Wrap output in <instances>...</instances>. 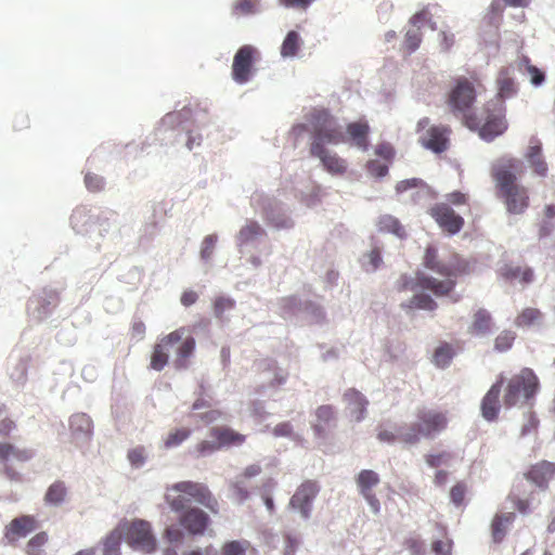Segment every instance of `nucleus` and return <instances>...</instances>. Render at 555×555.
I'll use <instances>...</instances> for the list:
<instances>
[{
    "mask_svg": "<svg viewBox=\"0 0 555 555\" xmlns=\"http://www.w3.org/2000/svg\"><path fill=\"white\" fill-rule=\"evenodd\" d=\"M145 449L143 447H135L128 452V460L134 467H140L145 463Z\"/></svg>",
    "mask_w": 555,
    "mask_h": 555,
    "instance_id": "864d4df0",
    "label": "nucleus"
},
{
    "mask_svg": "<svg viewBox=\"0 0 555 555\" xmlns=\"http://www.w3.org/2000/svg\"><path fill=\"white\" fill-rule=\"evenodd\" d=\"M493 327L494 322L491 313L488 310L480 308L473 315L469 333L477 336H487L491 334Z\"/></svg>",
    "mask_w": 555,
    "mask_h": 555,
    "instance_id": "b1692460",
    "label": "nucleus"
},
{
    "mask_svg": "<svg viewBox=\"0 0 555 555\" xmlns=\"http://www.w3.org/2000/svg\"><path fill=\"white\" fill-rule=\"evenodd\" d=\"M262 233L263 230L256 221H249L240 230L238 241L242 244H245L248 243L249 241H253Z\"/></svg>",
    "mask_w": 555,
    "mask_h": 555,
    "instance_id": "79ce46f5",
    "label": "nucleus"
},
{
    "mask_svg": "<svg viewBox=\"0 0 555 555\" xmlns=\"http://www.w3.org/2000/svg\"><path fill=\"white\" fill-rule=\"evenodd\" d=\"M380 232L392 233L402 238L405 236V230L400 221L391 215H383L378 218L376 223Z\"/></svg>",
    "mask_w": 555,
    "mask_h": 555,
    "instance_id": "473e14b6",
    "label": "nucleus"
},
{
    "mask_svg": "<svg viewBox=\"0 0 555 555\" xmlns=\"http://www.w3.org/2000/svg\"><path fill=\"white\" fill-rule=\"evenodd\" d=\"M216 451H219V449H218V446L216 444L215 439H212L211 441L202 440L194 448V452H195L196 456H198V457L206 456Z\"/></svg>",
    "mask_w": 555,
    "mask_h": 555,
    "instance_id": "603ef678",
    "label": "nucleus"
},
{
    "mask_svg": "<svg viewBox=\"0 0 555 555\" xmlns=\"http://www.w3.org/2000/svg\"><path fill=\"white\" fill-rule=\"evenodd\" d=\"M404 545L406 550L411 553V555L425 554L424 543L420 539L409 538L404 541Z\"/></svg>",
    "mask_w": 555,
    "mask_h": 555,
    "instance_id": "13d9d810",
    "label": "nucleus"
},
{
    "mask_svg": "<svg viewBox=\"0 0 555 555\" xmlns=\"http://www.w3.org/2000/svg\"><path fill=\"white\" fill-rule=\"evenodd\" d=\"M16 424L10 417H3L0 420V437L7 438L11 435L13 430H15Z\"/></svg>",
    "mask_w": 555,
    "mask_h": 555,
    "instance_id": "69168bd1",
    "label": "nucleus"
},
{
    "mask_svg": "<svg viewBox=\"0 0 555 555\" xmlns=\"http://www.w3.org/2000/svg\"><path fill=\"white\" fill-rule=\"evenodd\" d=\"M37 528V520L34 516L23 515L10 521L5 527L4 537L10 543H14L26 537Z\"/></svg>",
    "mask_w": 555,
    "mask_h": 555,
    "instance_id": "f3484780",
    "label": "nucleus"
},
{
    "mask_svg": "<svg viewBox=\"0 0 555 555\" xmlns=\"http://www.w3.org/2000/svg\"><path fill=\"white\" fill-rule=\"evenodd\" d=\"M257 50L251 46L241 47L233 57L232 77L237 83H246L251 75Z\"/></svg>",
    "mask_w": 555,
    "mask_h": 555,
    "instance_id": "f8f14e48",
    "label": "nucleus"
},
{
    "mask_svg": "<svg viewBox=\"0 0 555 555\" xmlns=\"http://www.w3.org/2000/svg\"><path fill=\"white\" fill-rule=\"evenodd\" d=\"M416 131L421 145L436 154L446 152L450 146L452 130L447 125H431L428 117H423L417 121Z\"/></svg>",
    "mask_w": 555,
    "mask_h": 555,
    "instance_id": "1a4fd4ad",
    "label": "nucleus"
},
{
    "mask_svg": "<svg viewBox=\"0 0 555 555\" xmlns=\"http://www.w3.org/2000/svg\"><path fill=\"white\" fill-rule=\"evenodd\" d=\"M455 286V282L452 280L440 281L436 278L428 276L423 272H417L415 278H411L406 274H402L396 282V289L399 293L415 291L417 287L428 289L436 296L449 295Z\"/></svg>",
    "mask_w": 555,
    "mask_h": 555,
    "instance_id": "9d476101",
    "label": "nucleus"
},
{
    "mask_svg": "<svg viewBox=\"0 0 555 555\" xmlns=\"http://www.w3.org/2000/svg\"><path fill=\"white\" fill-rule=\"evenodd\" d=\"M448 427V416L446 412L437 410H420L417 412V422L404 425L401 439L404 444H416L421 438H433Z\"/></svg>",
    "mask_w": 555,
    "mask_h": 555,
    "instance_id": "39448f33",
    "label": "nucleus"
},
{
    "mask_svg": "<svg viewBox=\"0 0 555 555\" xmlns=\"http://www.w3.org/2000/svg\"><path fill=\"white\" fill-rule=\"evenodd\" d=\"M496 83L498 96L500 98L501 103L503 100L509 99L517 93V86L507 68H503L500 70Z\"/></svg>",
    "mask_w": 555,
    "mask_h": 555,
    "instance_id": "bb28decb",
    "label": "nucleus"
},
{
    "mask_svg": "<svg viewBox=\"0 0 555 555\" xmlns=\"http://www.w3.org/2000/svg\"><path fill=\"white\" fill-rule=\"evenodd\" d=\"M348 403L351 414L357 422H360L365 416L367 400L356 389H348L344 395Z\"/></svg>",
    "mask_w": 555,
    "mask_h": 555,
    "instance_id": "a878e982",
    "label": "nucleus"
},
{
    "mask_svg": "<svg viewBox=\"0 0 555 555\" xmlns=\"http://www.w3.org/2000/svg\"><path fill=\"white\" fill-rule=\"evenodd\" d=\"M218 237L216 234L207 235L202 242L201 258L205 261L209 260L215 251Z\"/></svg>",
    "mask_w": 555,
    "mask_h": 555,
    "instance_id": "09e8293b",
    "label": "nucleus"
},
{
    "mask_svg": "<svg viewBox=\"0 0 555 555\" xmlns=\"http://www.w3.org/2000/svg\"><path fill=\"white\" fill-rule=\"evenodd\" d=\"M466 493V483L463 481H459L450 490V500L455 506H461L464 504Z\"/></svg>",
    "mask_w": 555,
    "mask_h": 555,
    "instance_id": "de8ad7c7",
    "label": "nucleus"
},
{
    "mask_svg": "<svg viewBox=\"0 0 555 555\" xmlns=\"http://www.w3.org/2000/svg\"><path fill=\"white\" fill-rule=\"evenodd\" d=\"M310 153H322L326 144L338 145L346 142L345 129L327 111L314 112L310 119Z\"/></svg>",
    "mask_w": 555,
    "mask_h": 555,
    "instance_id": "20e7f679",
    "label": "nucleus"
},
{
    "mask_svg": "<svg viewBox=\"0 0 555 555\" xmlns=\"http://www.w3.org/2000/svg\"><path fill=\"white\" fill-rule=\"evenodd\" d=\"M522 62L526 65V72L530 77V81L534 86H540L545 79L543 72H541L537 66L530 64V60L528 57H525Z\"/></svg>",
    "mask_w": 555,
    "mask_h": 555,
    "instance_id": "3c124183",
    "label": "nucleus"
},
{
    "mask_svg": "<svg viewBox=\"0 0 555 555\" xmlns=\"http://www.w3.org/2000/svg\"><path fill=\"white\" fill-rule=\"evenodd\" d=\"M367 170L372 176L382 178L388 173V166L378 160H371L367 163Z\"/></svg>",
    "mask_w": 555,
    "mask_h": 555,
    "instance_id": "680f3d73",
    "label": "nucleus"
},
{
    "mask_svg": "<svg viewBox=\"0 0 555 555\" xmlns=\"http://www.w3.org/2000/svg\"><path fill=\"white\" fill-rule=\"evenodd\" d=\"M423 40V34L421 31V28L413 27L412 29H409L404 37V48L409 53H412L416 51Z\"/></svg>",
    "mask_w": 555,
    "mask_h": 555,
    "instance_id": "37998d69",
    "label": "nucleus"
},
{
    "mask_svg": "<svg viewBox=\"0 0 555 555\" xmlns=\"http://www.w3.org/2000/svg\"><path fill=\"white\" fill-rule=\"evenodd\" d=\"M231 488H232L234 498L238 502H243L248 499L249 493H248L246 487L242 482L236 481V482L232 483Z\"/></svg>",
    "mask_w": 555,
    "mask_h": 555,
    "instance_id": "338daca9",
    "label": "nucleus"
},
{
    "mask_svg": "<svg viewBox=\"0 0 555 555\" xmlns=\"http://www.w3.org/2000/svg\"><path fill=\"white\" fill-rule=\"evenodd\" d=\"M186 333L185 327H180L163 336L153 347L150 367L158 372L163 371L169 362L173 346L180 343L176 349L172 365L178 371L188 369L189 359L194 353L196 343L194 337L190 335L183 339Z\"/></svg>",
    "mask_w": 555,
    "mask_h": 555,
    "instance_id": "7ed1b4c3",
    "label": "nucleus"
},
{
    "mask_svg": "<svg viewBox=\"0 0 555 555\" xmlns=\"http://www.w3.org/2000/svg\"><path fill=\"white\" fill-rule=\"evenodd\" d=\"M67 496V488L64 481L56 480L48 488L44 494V502L48 505H61Z\"/></svg>",
    "mask_w": 555,
    "mask_h": 555,
    "instance_id": "2f4dec72",
    "label": "nucleus"
},
{
    "mask_svg": "<svg viewBox=\"0 0 555 555\" xmlns=\"http://www.w3.org/2000/svg\"><path fill=\"white\" fill-rule=\"evenodd\" d=\"M165 501L179 515V525L191 535H203L211 524L209 515L199 507L189 506L191 502L206 507L217 515L220 504L206 483L182 480L166 489Z\"/></svg>",
    "mask_w": 555,
    "mask_h": 555,
    "instance_id": "f257e3e1",
    "label": "nucleus"
},
{
    "mask_svg": "<svg viewBox=\"0 0 555 555\" xmlns=\"http://www.w3.org/2000/svg\"><path fill=\"white\" fill-rule=\"evenodd\" d=\"M477 78L459 77L454 80V87L451 89L448 96V105L454 115H462L464 124H466V116H474L469 114L475 100L476 88L475 83Z\"/></svg>",
    "mask_w": 555,
    "mask_h": 555,
    "instance_id": "6e6552de",
    "label": "nucleus"
},
{
    "mask_svg": "<svg viewBox=\"0 0 555 555\" xmlns=\"http://www.w3.org/2000/svg\"><path fill=\"white\" fill-rule=\"evenodd\" d=\"M257 0H236L232 5V12L237 16L249 15L257 12Z\"/></svg>",
    "mask_w": 555,
    "mask_h": 555,
    "instance_id": "c03bdc74",
    "label": "nucleus"
},
{
    "mask_svg": "<svg viewBox=\"0 0 555 555\" xmlns=\"http://www.w3.org/2000/svg\"><path fill=\"white\" fill-rule=\"evenodd\" d=\"M379 481L380 478L378 474L372 469H362L356 478V482L361 495L373 493V488L376 487Z\"/></svg>",
    "mask_w": 555,
    "mask_h": 555,
    "instance_id": "cd10ccee",
    "label": "nucleus"
},
{
    "mask_svg": "<svg viewBox=\"0 0 555 555\" xmlns=\"http://www.w3.org/2000/svg\"><path fill=\"white\" fill-rule=\"evenodd\" d=\"M401 307L405 310L420 309L433 311L438 305L429 295L416 294L409 301L403 302Z\"/></svg>",
    "mask_w": 555,
    "mask_h": 555,
    "instance_id": "f704fd0d",
    "label": "nucleus"
},
{
    "mask_svg": "<svg viewBox=\"0 0 555 555\" xmlns=\"http://www.w3.org/2000/svg\"><path fill=\"white\" fill-rule=\"evenodd\" d=\"M465 125L469 129L478 130L483 140L492 141L507 130L505 106L501 102H488L481 116H466Z\"/></svg>",
    "mask_w": 555,
    "mask_h": 555,
    "instance_id": "423d86ee",
    "label": "nucleus"
},
{
    "mask_svg": "<svg viewBox=\"0 0 555 555\" xmlns=\"http://www.w3.org/2000/svg\"><path fill=\"white\" fill-rule=\"evenodd\" d=\"M311 156L318 157L324 169L331 175L343 176L347 171V162L339 157L337 153L331 152L326 149L322 150V153H310Z\"/></svg>",
    "mask_w": 555,
    "mask_h": 555,
    "instance_id": "412c9836",
    "label": "nucleus"
},
{
    "mask_svg": "<svg viewBox=\"0 0 555 555\" xmlns=\"http://www.w3.org/2000/svg\"><path fill=\"white\" fill-rule=\"evenodd\" d=\"M48 542V534L46 532H39L34 535L27 543L28 553H33L36 550H39Z\"/></svg>",
    "mask_w": 555,
    "mask_h": 555,
    "instance_id": "052dcab7",
    "label": "nucleus"
},
{
    "mask_svg": "<svg viewBox=\"0 0 555 555\" xmlns=\"http://www.w3.org/2000/svg\"><path fill=\"white\" fill-rule=\"evenodd\" d=\"M273 434L276 437H291L293 434V426L289 422L280 423L273 428Z\"/></svg>",
    "mask_w": 555,
    "mask_h": 555,
    "instance_id": "774afa93",
    "label": "nucleus"
},
{
    "mask_svg": "<svg viewBox=\"0 0 555 555\" xmlns=\"http://www.w3.org/2000/svg\"><path fill=\"white\" fill-rule=\"evenodd\" d=\"M438 251L434 246H427L424 254L423 264L427 269H438L435 263L438 262Z\"/></svg>",
    "mask_w": 555,
    "mask_h": 555,
    "instance_id": "6e6d98bb",
    "label": "nucleus"
},
{
    "mask_svg": "<svg viewBox=\"0 0 555 555\" xmlns=\"http://www.w3.org/2000/svg\"><path fill=\"white\" fill-rule=\"evenodd\" d=\"M447 201H448L447 204H449V205H454V206L466 205L468 203V195L463 192H460V191H454V192L447 194Z\"/></svg>",
    "mask_w": 555,
    "mask_h": 555,
    "instance_id": "e2e57ef3",
    "label": "nucleus"
},
{
    "mask_svg": "<svg viewBox=\"0 0 555 555\" xmlns=\"http://www.w3.org/2000/svg\"><path fill=\"white\" fill-rule=\"evenodd\" d=\"M369 132L370 127L366 121L350 122L345 130L346 141L349 139L358 149L366 151Z\"/></svg>",
    "mask_w": 555,
    "mask_h": 555,
    "instance_id": "5701e85b",
    "label": "nucleus"
},
{
    "mask_svg": "<svg viewBox=\"0 0 555 555\" xmlns=\"http://www.w3.org/2000/svg\"><path fill=\"white\" fill-rule=\"evenodd\" d=\"M131 338L140 341L145 336V324L141 320H137L132 323L130 328Z\"/></svg>",
    "mask_w": 555,
    "mask_h": 555,
    "instance_id": "0e129e2a",
    "label": "nucleus"
},
{
    "mask_svg": "<svg viewBox=\"0 0 555 555\" xmlns=\"http://www.w3.org/2000/svg\"><path fill=\"white\" fill-rule=\"evenodd\" d=\"M402 431H403V426L398 427L395 431L389 430V429H382L377 434V439L380 442H386V443H396V442L403 443V440L401 439Z\"/></svg>",
    "mask_w": 555,
    "mask_h": 555,
    "instance_id": "8fccbe9b",
    "label": "nucleus"
},
{
    "mask_svg": "<svg viewBox=\"0 0 555 555\" xmlns=\"http://www.w3.org/2000/svg\"><path fill=\"white\" fill-rule=\"evenodd\" d=\"M250 543L247 540H232L222 544L220 555H246Z\"/></svg>",
    "mask_w": 555,
    "mask_h": 555,
    "instance_id": "a19ab883",
    "label": "nucleus"
},
{
    "mask_svg": "<svg viewBox=\"0 0 555 555\" xmlns=\"http://www.w3.org/2000/svg\"><path fill=\"white\" fill-rule=\"evenodd\" d=\"M183 530L180 525H170L164 531V539L170 544H180L184 539Z\"/></svg>",
    "mask_w": 555,
    "mask_h": 555,
    "instance_id": "a18cd8bd",
    "label": "nucleus"
},
{
    "mask_svg": "<svg viewBox=\"0 0 555 555\" xmlns=\"http://www.w3.org/2000/svg\"><path fill=\"white\" fill-rule=\"evenodd\" d=\"M85 183L89 191L99 192L104 186L103 178L95 173H87L85 177Z\"/></svg>",
    "mask_w": 555,
    "mask_h": 555,
    "instance_id": "4d7b16f0",
    "label": "nucleus"
},
{
    "mask_svg": "<svg viewBox=\"0 0 555 555\" xmlns=\"http://www.w3.org/2000/svg\"><path fill=\"white\" fill-rule=\"evenodd\" d=\"M433 552L436 555H451L452 541L451 540H437L431 544Z\"/></svg>",
    "mask_w": 555,
    "mask_h": 555,
    "instance_id": "bf43d9fd",
    "label": "nucleus"
},
{
    "mask_svg": "<svg viewBox=\"0 0 555 555\" xmlns=\"http://www.w3.org/2000/svg\"><path fill=\"white\" fill-rule=\"evenodd\" d=\"M451 459V453L444 451L437 454H428L425 456V461L430 467H438L441 464L448 463Z\"/></svg>",
    "mask_w": 555,
    "mask_h": 555,
    "instance_id": "5fc2aeb1",
    "label": "nucleus"
},
{
    "mask_svg": "<svg viewBox=\"0 0 555 555\" xmlns=\"http://www.w3.org/2000/svg\"><path fill=\"white\" fill-rule=\"evenodd\" d=\"M503 386V377L496 380L483 396L480 404L481 415L488 422H494L500 413V396Z\"/></svg>",
    "mask_w": 555,
    "mask_h": 555,
    "instance_id": "dca6fc26",
    "label": "nucleus"
},
{
    "mask_svg": "<svg viewBox=\"0 0 555 555\" xmlns=\"http://www.w3.org/2000/svg\"><path fill=\"white\" fill-rule=\"evenodd\" d=\"M320 487L314 480L304 481L291 498L289 505L300 512L304 518H309L313 500L317 498Z\"/></svg>",
    "mask_w": 555,
    "mask_h": 555,
    "instance_id": "4468645a",
    "label": "nucleus"
},
{
    "mask_svg": "<svg viewBox=\"0 0 555 555\" xmlns=\"http://www.w3.org/2000/svg\"><path fill=\"white\" fill-rule=\"evenodd\" d=\"M302 46V40L299 34L295 30L287 33L281 46V55L283 57H293L297 55Z\"/></svg>",
    "mask_w": 555,
    "mask_h": 555,
    "instance_id": "72a5a7b5",
    "label": "nucleus"
},
{
    "mask_svg": "<svg viewBox=\"0 0 555 555\" xmlns=\"http://www.w3.org/2000/svg\"><path fill=\"white\" fill-rule=\"evenodd\" d=\"M34 451L31 449H21L10 442H0V462L8 466L11 460L16 462H28L33 459ZM7 473H11V468L7 467Z\"/></svg>",
    "mask_w": 555,
    "mask_h": 555,
    "instance_id": "aec40b11",
    "label": "nucleus"
},
{
    "mask_svg": "<svg viewBox=\"0 0 555 555\" xmlns=\"http://www.w3.org/2000/svg\"><path fill=\"white\" fill-rule=\"evenodd\" d=\"M516 337V333L512 330L501 331L494 338V349L498 352L508 351L513 347Z\"/></svg>",
    "mask_w": 555,
    "mask_h": 555,
    "instance_id": "58836bf2",
    "label": "nucleus"
},
{
    "mask_svg": "<svg viewBox=\"0 0 555 555\" xmlns=\"http://www.w3.org/2000/svg\"><path fill=\"white\" fill-rule=\"evenodd\" d=\"M516 518L515 513L495 514L491 521V537L494 543H501L507 532L508 527Z\"/></svg>",
    "mask_w": 555,
    "mask_h": 555,
    "instance_id": "393cba45",
    "label": "nucleus"
},
{
    "mask_svg": "<svg viewBox=\"0 0 555 555\" xmlns=\"http://www.w3.org/2000/svg\"><path fill=\"white\" fill-rule=\"evenodd\" d=\"M435 266L438 269L430 270L447 278H456L468 272V263L457 255H453L448 261L438 260Z\"/></svg>",
    "mask_w": 555,
    "mask_h": 555,
    "instance_id": "4be33fe9",
    "label": "nucleus"
},
{
    "mask_svg": "<svg viewBox=\"0 0 555 555\" xmlns=\"http://www.w3.org/2000/svg\"><path fill=\"white\" fill-rule=\"evenodd\" d=\"M433 9L437 10L438 5H426V7H424L422 10H420L418 12H416L415 14H413L410 17L409 23L413 27H418V28H421L424 25H428V27L431 30H436L437 29V23L434 20L435 13L433 12Z\"/></svg>",
    "mask_w": 555,
    "mask_h": 555,
    "instance_id": "c85d7f7f",
    "label": "nucleus"
},
{
    "mask_svg": "<svg viewBox=\"0 0 555 555\" xmlns=\"http://www.w3.org/2000/svg\"><path fill=\"white\" fill-rule=\"evenodd\" d=\"M501 274L507 281L519 280L524 284H529L533 281V271L529 267L505 266Z\"/></svg>",
    "mask_w": 555,
    "mask_h": 555,
    "instance_id": "7c9ffc66",
    "label": "nucleus"
},
{
    "mask_svg": "<svg viewBox=\"0 0 555 555\" xmlns=\"http://www.w3.org/2000/svg\"><path fill=\"white\" fill-rule=\"evenodd\" d=\"M210 438L215 439L218 449L241 446L245 442L246 436L228 426H215L209 429Z\"/></svg>",
    "mask_w": 555,
    "mask_h": 555,
    "instance_id": "a211bd4d",
    "label": "nucleus"
},
{
    "mask_svg": "<svg viewBox=\"0 0 555 555\" xmlns=\"http://www.w3.org/2000/svg\"><path fill=\"white\" fill-rule=\"evenodd\" d=\"M533 173L539 177H546L548 172L547 163L542 154V145L538 139H531L528 150L525 154Z\"/></svg>",
    "mask_w": 555,
    "mask_h": 555,
    "instance_id": "6ab92c4d",
    "label": "nucleus"
},
{
    "mask_svg": "<svg viewBox=\"0 0 555 555\" xmlns=\"http://www.w3.org/2000/svg\"><path fill=\"white\" fill-rule=\"evenodd\" d=\"M235 301L230 297L219 296L214 301L215 315L221 319L225 311L233 309Z\"/></svg>",
    "mask_w": 555,
    "mask_h": 555,
    "instance_id": "49530a36",
    "label": "nucleus"
},
{
    "mask_svg": "<svg viewBox=\"0 0 555 555\" xmlns=\"http://www.w3.org/2000/svg\"><path fill=\"white\" fill-rule=\"evenodd\" d=\"M543 314L542 312L537 308H525L522 309L517 317L515 318L514 324L517 327L525 328L530 327L542 319Z\"/></svg>",
    "mask_w": 555,
    "mask_h": 555,
    "instance_id": "c9c22d12",
    "label": "nucleus"
},
{
    "mask_svg": "<svg viewBox=\"0 0 555 555\" xmlns=\"http://www.w3.org/2000/svg\"><path fill=\"white\" fill-rule=\"evenodd\" d=\"M192 430L188 427H179L170 430L164 438V448H177L191 437Z\"/></svg>",
    "mask_w": 555,
    "mask_h": 555,
    "instance_id": "e433bc0d",
    "label": "nucleus"
},
{
    "mask_svg": "<svg viewBox=\"0 0 555 555\" xmlns=\"http://www.w3.org/2000/svg\"><path fill=\"white\" fill-rule=\"evenodd\" d=\"M540 382L532 369L524 367L518 374L513 375L505 388L503 403L506 408L517 404L520 397L531 400L538 393Z\"/></svg>",
    "mask_w": 555,
    "mask_h": 555,
    "instance_id": "0eeeda50",
    "label": "nucleus"
},
{
    "mask_svg": "<svg viewBox=\"0 0 555 555\" xmlns=\"http://www.w3.org/2000/svg\"><path fill=\"white\" fill-rule=\"evenodd\" d=\"M428 212L439 227L449 234H456L464 227V219L455 214L447 203L435 204L429 208Z\"/></svg>",
    "mask_w": 555,
    "mask_h": 555,
    "instance_id": "ddd939ff",
    "label": "nucleus"
},
{
    "mask_svg": "<svg viewBox=\"0 0 555 555\" xmlns=\"http://www.w3.org/2000/svg\"><path fill=\"white\" fill-rule=\"evenodd\" d=\"M317 423L313 425V430L318 436L324 434L325 426H328L335 420V410L330 404L320 405L315 410Z\"/></svg>",
    "mask_w": 555,
    "mask_h": 555,
    "instance_id": "c756f323",
    "label": "nucleus"
},
{
    "mask_svg": "<svg viewBox=\"0 0 555 555\" xmlns=\"http://www.w3.org/2000/svg\"><path fill=\"white\" fill-rule=\"evenodd\" d=\"M524 478L539 489L546 490L550 482L555 478V463L545 460L540 461L524 473Z\"/></svg>",
    "mask_w": 555,
    "mask_h": 555,
    "instance_id": "2eb2a0df",
    "label": "nucleus"
},
{
    "mask_svg": "<svg viewBox=\"0 0 555 555\" xmlns=\"http://www.w3.org/2000/svg\"><path fill=\"white\" fill-rule=\"evenodd\" d=\"M520 486L521 485H515L514 490L511 491L507 499L514 505L518 513H520L521 515H528L533 511L532 502L529 498H520Z\"/></svg>",
    "mask_w": 555,
    "mask_h": 555,
    "instance_id": "4c0bfd02",
    "label": "nucleus"
},
{
    "mask_svg": "<svg viewBox=\"0 0 555 555\" xmlns=\"http://www.w3.org/2000/svg\"><path fill=\"white\" fill-rule=\"evenodd\" d=\"M125 539L134 550L151 553L156 548V539L149 521L134 520L126 526Z\"/></svg>",
    "mask_w": 555,
    "mask_h": 555,
    "instance_id": "9b49d317",
    "label": "nucleus"
},
{
    "mask_svg": "<svg viewBox=\"0 0 555 555\" xmlns=\"http://www.w3.org/2000/svg\"><path fill=\"white\" fill-rule=\"evenodd\" d=\"M454 356V350L450 344L440 345L434 352V363L439 367H447Z\"/></svg>",
    "mask_w": 555,
    "mask_h": 555,
    "instance_id": "ea45409f",
    "label": "nucleus"
},
{
    "mask_svg": "<svg viewBox=\"0 0 555 555\" xmlns=\"http://www.w3.org/2000/svg\"><path fill=\"white\" fill-rule=\"evenodd\" d=\"M521 172L520 160L513 157L501 158L491 168L498 197L512 215L524 214L530 205L528 189L517 181Z\"/></svg>",
    "mask_w": 555,
    "mask_h": 555,
    "instance_id": "f03ea898",
    "label": "nucleus"
}]
</instances>
